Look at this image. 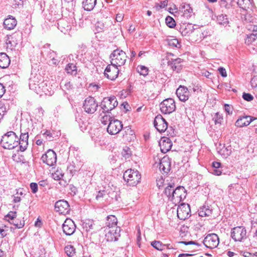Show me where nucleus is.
<instances>
[{"label": "nucleus", "mask_w": 257, "mask_h": 257, "mask_svg": "<svg viewBox=\"0 0 257 257\" xmlns=\"http://www.w3.org/2000/svg\"><path fill=\"white\" fill-rule=\"evenodd\" d=\"M41 77L40 74H36L34 77H31L29 79V87L34 90L37 94L42 95L43 93L46 95H52L54 93V90L50 86L48 81H42L39 78Z\"/></svg>", "instance_id": "obj_1"}, {"label": "nucleus", "mask_w": 257, "mask_h": 257, "mask_svg": "<svg viewBox=\"0 0 257 257\" xmlns=\"http://www.w3.org/2000/svg\"><path fill=\"white\" fill-rule=\"evenodd\" d=\"M18 140L19 138L16 133L10 131L2 137L1 144L5 149L11 150L18 146Z\"/></svg>", "instance_id": "obj_2"}, {"label": "nucleus", "mask_w": 257, "mask_h": 257, "mask_svg": "<svg viewBox=\"0 0 257 257\" xmlns=\"http://www.w3.org/2000/svg\"><path fill=\"white\" fill-rule=\"evenodd\" d=\"M123 178L127 185L135 186L140 182L141 175L138 170L131 169L124 172Z\"/></svg>", "instance_id": "obj_3"}, {"label": "nucleus", "mask_w": 257, "mask_h": 257, "mask_svg": "<svg viewBox=\"0 0 257 257\" xmlns=\"http://www.w3.org/2000/svg\"><path fill=\"white\" fill-rule=\"evenodd\" d=\"M125 53L121 50L117 49L114 50L110 55L111 64L116 67L123 65L126 60Z\"/></svg>", "instance_id": "obj_4"}, {"label": "nucleus", "mask_w": 257, "mask_h": 257, "mask_svg": "<svg viewBox=\"0 0 257 257\" xmlns=\"http://www.w3.org/2000/svg\"><path fill=\"white\" fill-rule=\"evenodd\" d=\"M118 104L117 99L114 96L105 97L100 104V107L104 113L109 112L114 109Z\"/></svg>", "instance_id": "obj_5"}, {"label": "nucleus", "mask_w": 257, "mask_h": 257, "mask_svg": "<svg viewBox=\"0 0 257 257\" xmlns=\"http://www.w3.org/2000/svg\"><path fill=\"white\" fill-rule=\"evenodd\" d=\"M231 237L235 241H243L247 237L245 227L239 226L233 227L231 229Z\"/></svg>", "instance_id": "obj_6"}, {"label": "nucleus", "mask_w": 257, "mask_h": 257, "mask_svg": "<svg viewBox=\"0 0 257 257\" xmlns=\"http://www.w3.org/2000/svg\"><path fill=\"white\" fill-rule=\"evenodd\" d=\"M160 107L163 113L170 114L176 109L175 101L171 98L166 99L160 103Z\"/></svg>", "instance_id": "obj_7"}, {"label": "nucleus", "mask_w": 257, "mask_h": 257, "mask_svg": "<svg viewBox=\"0 0 257 257\" xmlns=\"http://www.w3.org/2000/svg\"><path fill=\"white\" fill-rule=\"evenodd\" d=\"M98 106V104L95 99L93 97L89 96L85 99L83 104V108L87 113L93 114L97 110Z\"/></svg>", "instance_id": "obj_8"}, {"label": "nucleus", "mask_w": 257, "mask_h": 257, "mask_svg": "<svg viewBox=\"0 0 257 257\" xmlns=\"http://www.w3.org/2000/svg\"><path fill=\"white\" fill-rule=\"evenodd\" d=\"M219 242L218 235L215 233L208 234L204 239L203 243L207 248H214L216 247Z\"/></svg>", "instance_id": "obj_9"}, {"label": "nucleus", "mask_w": 257, "mask_h": 257, "mask_svg": "<svg viewBox=\"0 0 257 257\" xmlns=\"http://www.w3.org/2000/svg\"><path fill=\"white\" fill-rule=\"evenodd\" d=\"M105 231V239L107 241H116L120 235L119 227L106 228Z\"/></svg>", "instance_id": "obj_10"}, {"label": "nucleus", "mask_w": 257, "mask_h": 257, "mask_svg": "<svg viewBox=\"0 0 257 257\" xmlns=\"http://www.w3.org/2000/svg\"><path fill=\"white\" fill-rule=\"evenodd\" d=\"M41 160L44 163L50 166H53L55 164L57 161L56 154L52 150H49L41 157Z\"/></svg>", "instance_id": "obj_11"}, {"label": "nucleus", "mask_w": 257, "mask_h": 257, "mask_svg": "<svg viewBox=\"0 0 257 257\" xmlns=\"http://www.w3.org/2000/svg\"><path fill=\"white\" fill-rule=\"evenodd\" d=\"M122 128L121 122L117 119H113L108 123L107 131L110 135H116L118 133Z\"/></svg>", "instance_id": "obj_12"}, {"label": "nucleus", "mask_w": 257, "mask_h": 257, "mask_svg": "<svg viewBox=\"0 0 257 257\" xmlns=\"http://www.w3.org/2000/svg\"><path fill=\"white\" fill-rule=\"evenodd\" d=\"M177 216L180 220H185L190 216V208L189 204L183 203L177 208Z\"/></svg>", "instance_id": "obj_13"}, {"label": "nucleus", "mask_w": 257, "mask_h": 257, "mask_svg": "<svg viewBox=\"0 0 257 257\" xmlns=\"http://www.w3.org/2000/svg\"><path fill=\"white\" fill-rule=\"evenodd\" d=\"M119 69L118 67L113 65H108L106 67L104 75L108 79L113 80H115L118 76Z\"/></svg>", "instance_id": "obj_14"}, {"label": "nucleus", "mask_w": 257, "mask_h": 257, "mask_svg": "<svg viewBox=\"0 0 257 257\" xmlns=\"http://www.w3.org/2000/svg\"><path fill=\"white\" fill-rule=\"evenodd\" d=\"M63 232L66 235H72L75 230L76 225L74 221L70 218H67L62 225Z\"/></svg>", "instance_id": "obj_15"}, {"label": "nucleus", "mask_w": 257, "mask_h": 257, "mask_svg": "<svg viewBox=\"0 0 257 257\" xmlns=\"http://www.w3.org/2000/svg\"><path fill=\"white\" fill-rule=\"evenodd\" d=\"M55 209L56 212L62 214H68L70 210L68 202L64 200L57 201L55 204Z\"/></svg>", "instance_id": "obj_16"}, {"label": "nucleus", "mask_w": 257, "mask_h": 257, "mask_svg": "<svg viewBox=\"0 0 257 257\" xmlns=\"http://www.w3.org/2000/svg\"><path fill=\"white\" fill-rule=\"evenodd\" d=\"M154 126L159 132H164L168 127V123L161 114L157 115L154 121Z\"/></svg>", "instance_id": "obj_17"}, {"label": "nucleus", "mask_w": 257, "mask_h": 257, "mask_svg": "<svg viewBox=\"0 0 257 257\" xmlns=\"http://www.w3.org/2000/svg\"><path fill=\"white\" fill-rule=\"evenodd\" d=\"M83 228L87 232H95L99 230L101 227L92 220H86L82 224Z\"/></svg>", "instance_id": "obj_18"}, {"label": "nucleus", "mask_w": 257, "mask_h": 257, "mask_svg": "<svg viewBox=\"0 0 257 257\" xmlns=\"http://www.w3.org/2000/svg\"><path fill=\"white\" fill-rule=\"evenodd\" d=\"M171 161L168 157H164L159 163V169L164 174H167L171 170Z\"/></svg>", "instance_id": "obj_19"}, {"label": "nucleus", "mask_w": 257, "mask_h": 257, "mask_svg": "<svg viewBox=\"0 0 257 257\" xmlns=\"http://www.w3.org/2000/svg\"><path fill=\"white\" fill-rule=\"evenodd\" d=\"M256 118L249 115H244L240 116L235 122V125L237 127H242L248 125L251 122L255 119Z\"/></svg>", "instance_id": "obj_20"}, {"label": "nucleus", "mask_w": 257, "mask_h": 257, "mask_svg": "<svg viewBox=\"0 0 257 257\" xmlns=\"http://www.w3.org/2000/svg\"><path fill=\"white\" fill-rule=\"evenodd\" d=\"M159 146L161 152L166 153L171 149L172 143L169 138L163 137L159 142Z\"/></svg>", "instance_id": "obj_21"}, {"label": "nucleus", "mask_w": 257, "mask_h": 257, "mask_svg": "<svg viewBox=\"0 0 257 257\" xmlns=\"http://www.w3.org/2000/svg\"><path fill=\"white\" fill-rule=\"evenodd\" d=\"M28 132H21L20 139L18 140V145L20 146V150L21 152H24L27 149L28 145Z\"/></svg>", "instance_id": "obj_22"}, {"label": "nucleus", "mask_w": 257, "mask_h": 257, "mask_svg": "<svg viewBox=\"0 0 257 257\" xmlns=\"http://www.w3.org/2000/svg\"><path fill=\"white\" fill-rule=\"evenodd\" d=\"M176 94L181 101H185L188 99L190 93L187 87L180 86L176 90Z\"/></svg>", "instance_id": "obj_23"}, {"label": "nucleus", "mask_w": 257, "mask_h": 257, "mask_svg": "<svg viewBox=\"0 0 257 257\" xmlns=\"http://www.w3.org/2000/svg\"><path fill=\"white\" fill-rule=\"evenodd\" d=\"M173 200L177 199L181 200L186 197V190L183 186H178L174 190H173Z\"/></svg>", "instance_id": "obj_24"}, {"label": "nucleus", "mask_w": 257, "mask_h": 257, "mask_svg": "<svg viewBox=\"0 0 257 257\" xmlns=\"http://www.w3.org/2000/svg\"><path fill=\"white\" fill-rule=\"evenodd\" d=\"M182 59L178 58L169 60L168 62V64L173 71H176V72H179L182 69Z\"/></svg>", "instance_id": "obj_25"}, {"label": "nucleus", "mask_w": 257, "mask_h": 257, "mask_svg": "<svg viewBox=\"0 0 257 257\" xmlns=\"http://www.w3.org/2000/svg\"><path fill=\"white\" fill-rule=\"evenodd\" d=\"M231 149L232 148L230 146L225 147L224 144H219L217 147L218 153L224 158H227L231 154L232 152Z\"/></svg>", "instance_id": "obj_26"}, {"label": "nucleus", "mask_w": 257, "mask_h": 257, "mask_svg": "<svg viewBox=\"0 0 257 257\" xmlns=\"http://www.w3.org/2000/svg\"><path fill=\"white\" fill-rule=\"evenodd\" d=\"M17 24V20L12 16L6 19L4 22V28L9 30L14 29Z\"/></svg>", "instance_id": "obj_27"}, {"label": "nucleus", "mask_w": 257, "mask_h": 257, "mask_svg": "<svg viewBox=\"0 0 257 257\" xmlns=\"http://www.w3.org/2000/svg\"><path fill=\"white\" fill-rule=\"evenodd\" d=\"M215 17L216 23L221 26L225 27L229 23L228 16L226 15L220 14Z\"/></svg>", "instance_id": "obj_28"}, {"label": "nucleus", "mask_w": 257, "mask_h": 257, "mask_svg": "<svg viewBox=\"0 0 257 257\" xmlns=\"http://www.w3.org/2000/svg\"><path fill=\"white\" fill-rule=\"evenodd\" d=\"M236 3L243 10L247 11L248 9L251 10L252 7V2L250 0H237Z\"/></svg>", "instance_id": "obj_29"}, {"label": "nucleus", "mask_w": 257, "mask_h": 257, "mask_svg": "<svg viewBox=\"0 0 257 257\" xmlns=\"http://www.w3.org/2000/svg\"><path fill=\"white\" fill-rule=\"evenodd\" d=\"M213 210L210 206L204 205L199 210V215L201 217L209 216L212 214Z\"/></svg>", "instance_id": "obj_30"}, {"label": "nucleus", "mask_w": 257, "mask_h": 257, "mask_svg": "<svg viewBox=\"0 0 257 257\" xmlns=\"http://www.w3.org/2000/svg\"><path fill=\"white\" fill-rule=\"evenodd\" d=\"M194 26L192 24L182 26L180 28V32L183 36H188L194 31Z\"/></svg>", "instance_id": "obj_31"}, {"label": "nucleus", "mask_w": 257, "mask_h": 257, "mask_svg": "<svg viewBox=\"0 0 257 257\" xmlns=\"http://www.w3.org/2000/svg\"><path fill=\"white\" fill-rule=\"evenodd\" d=\"M10 64V60L9 56L5 53H0V67L6 68Z\"/></svg>", "instance_id": "obj_32"}, {"label": "nucleus", "mask_w": 257, "mask_h": 257, "mask_svg": "<svg viewBox=\"0 0 257 257\" xmlns=\"http://www.w3.org/2000/svg\"><path fill=\"white\" fill-rule=\"evenodd\" d=\"M96 4V0H83L82 6L87 11H90L93 9Z\"/></svg>", "instance_id": "obj_33"}, {"label": "nucleus", "mask_w": 257, "mask_h": 257, "mask_svg": "<svg viewBox=\"0 0 257 257\" xmlns=\"http://www.w3.org/2000/svg\"><path fill=\"white\" fill-rule=\"evenodd\" d=\"M16 35L10 36L6 40V44L8 47H10L11 49L15 48L18 44V41L17 39Z\"/></svg>", "instance_id": "obj_34"}, {"label": "nucleus", "mask_w": 257, "mask_h": 257, "mask_svg": "<svg viewBox=\"0 0 257 257\" xmlns=\"http://www.w3.org/2000/svg\"><path fill=\"white\" fill-rule=\"evenodd\" d=\"M117 219L114 215H109L107 217L106 225L108 228L117 227Z\"/></svg>", "instance_id": "obj_35"}, {"label": "nucleus", "mask_w": 257, "mask_h": 257, "mask_svg": "<svg viewBox=\"0 0 257 257\" xmlns=\"http://www.w3.org/2000/svg\"><path fill=\"white\" fill-rule=\"evenodd\" d=\"M65 71L72 75H76L77 73L76 66L73 63H68L65 67Z\"/></svg>", "instance_id": "obj_36"}, {"label": "nucleus", "mask_w": 257, "mask_h": 257, "mask_svg": "<svg viewBox=\"0 0 257 257\" xmlns=\"http://www.w3.org/2000/svg\"><path fill=\"white\" fill-rule=\"evenodd\" d=\"M236 4L235 0H221L220 2V6L227 9H230Z\"/></svg>", "instance_id": "obj_37"}, {"label": "nucleus", "mask_w": 257, "mask_h": 257, "mask_svg": "<svg viewBox=\"0 0 257 257\" xmlns=\"http://www.w3.org/2000/svg\"><path fill=\"white\" fill-rule=\"evenodd\" d=\"M174 185H169L167 187L165 188L164 193L167 195V196L171 199V200H173V190H174Z\"/></svg>", "instance_id": "obj_38"}, {"label": "nucleus", "mask_w": 257, "mask_h": 257, "mask_svg": "<svg viewBox=\"0 0 257 257\" xmlns=\"http://www.w3.org/2000/svg\"><path fill=\"white\" fill-rule=\"evenodd\" d=\"M65 251L69 257L74 256L75 253V249L71 245H68L65 247Z\"/></svg>", "instance_id": "obj_39"}, {"label": "nucleus", "mask_w": 257, "mask_h": 257, "mask_svg": "<svg viewBox=\"0 0 257 257\" xmlns=\"http://www.w3.org/2000/svg\"><path fill=\"white\" fill-rule=\"evenodd\" d=\"M151 245L156 249L159 250H163L165 249V245L160 241H154L151 243Z\"/></svg>", "instance_id": "obj_40"}, {"label": "nucleus", "mask_w": 257, "mask_h": 257, "mask_svg": "<svg viewBox=\"0 0 257 257\" xmlns=\"http://www.w3.org/2000/svg\"><path fill=\"white\" fill-rule=\"evenodd\" d=\"M137 69L138 72L139 73L140 75L145 76L148 74L149 69L145 66L139 65Z\"/></svg>", "instance_id": "obj_41"}, {"label": "nucleus", "mask_w": 257, "mask_h": 257, "mask_svg": "<svg viewBox=\"0 0 257 257\" xmlns=\"http://www.w3.org/2000/svg\"><path fill=\"white\" fill-rule=\"evenodd\" d=\"M10 223L11 224H14L16 226V227L18 228H21L25 225L24 220H19L18 219H15L12 221H10Z\"/></svg>", "instance_id": "obj_42"}, {"label": "nucleus", "mask_w": 257, "mask_h": 257, "mask_svg": "<svg viewBox=\"0 0 257 257\" xmlns=\"http://www.w3.org/2000/svg\"><path fill=\"white\" fill-rule=\"evenodd\" d=\"M213 120L214 121L215 124H221L223 120V116L222 114L219 112L215 113L214 116L213 117Z\"/></svg>", "instance_id": "obj_43"}, {"label": "nucleus", "mask_w": 257, "mask_h": 257, "mask_svg": "<svg viewBox=\"0 0 257 257\" xmlns=\"http://www.w3.org/2000/svg\"><path fill=\"white\" fill-rule=\"evenodd\" d=\"M62 84L61 86L64 91H70L73 88L72 84L68 80L64 81Z\"/></svg>", "instance_id": "obj_44"}, {"label": "nucleus", "mask_w": 257, "mask_h": 257, "mask_svg": "<svg viewBox=\"0 0 257 257\" xmlns=\"http://www.w3.org/2000/svg\"><path fill=\"white\" fill-rule=\"evenodd\" d=\"M166 24L169 28H173L176 26V22L174 19L170 16H167L166 18Z\"/></svg>", "instance_id": "obj_45"}, {"label": "nucleus", "mask_w": 257, "mask_h": 257, "mask_svg": "<svg viewBox=\"0 0 257 257\" xmlns=\"http://www.w3.org/2000/svg\"><path fill=\"white\" fill-rule=\"evenodd\" d=\"M121 155L125 159H128L131 155L130 149L127 147H125L121 152Z\"/></svg>", "instance_id": "obj_46"}, {"label": "nucleus", "mask_w": 257, "mask_h": 257, "mask_svg": "<svg viewBox=\"0 0 257 257\" xmlns=\"http://www.w3.org/2000/svg\"><path fill=\"white\" fill-rule=\"evenodd\" d=\"M108 195V193L106 190H100L97 192V195H96L95 198L97 200H100L101 198H103L106 197V196Z\"/></svg>", "instance_id": "obj_47"}, {"label": "nucleus", "mask_w": 257, "mask_h": 257, "mask_svg": "<svg viewBox=\"0 0 257 257\" xmlns=\"http://www.w3.org/2000/svg\"><path fill=\"white\" fill-rule=\"evenodd\" d=\"M16 211H10L6 216H5V218L10 222V221H12L15 220L16 218Z\"/></svg>", "instance_id": "obj_48"}, {"label": "nucleus", "mask_w": 257, "mask_h": 257, "mask_svg": "<svg viewBox=\"0 0 257 257\" xmlns=\"http://www.w3.org/2000/svg\"><path fill=\"white\" fill-rule=\"evenodd\" d=\"M53 178L55 180H60L62 179L64 176V174L62 171L57 170L54 173L52 174Z\"/></svg>", "instance_id": "obj_49"}, {"label": "nucleus", "mask_w": 257, "mask_h": 257, "mask_svg": "<svg viewBox=\"0 0 257 257\" xmlns=\"http://www.w3.org/2000/svg\"><path fill=\"white\" fill-rule=\"evenodd\" d=\"M8 227L6 225H0V237L4 238L7 235Z\"/></svg>", "instance_id": "obj_50"}, {"label": "nucleus", "mask_w": 257, "mask_h": 257, "mask_svg": "<svg viewBox=\"0 0 257 257\" xmlns=\"http://www.w3.org/2000/svg\"><path fill=\"white\" fill-rule=\"evenodd\" d=\"M257 38V34L252 33L247 36V38L245 41V43L247 44H251L255 40V38Z\"/></svg>", "instance_id": "obj_51"}, {"label": "nucleus", "mask_w": 257, "mask_h": 257, "mask_svg": "<svg viewBox=\"0 0 257 257\" xmlns=\"http://www.w3.org/2000/svg\"><path fill=\"white\" fill-rule=\"evenodd\" d=\"M111 120H113L112 118L109 115L107 114L102 116L100 119L101 123L104 125H106Z\"/></svg>", "instance_id": "obj_52"}, {"label": "nucleus", "mask_w": 257, "mask_h": 257, "mask_svg": "<svg viewBox=\"0 0 257 257\" xmlns=\"http://www.w3.org/2000/svg\"><path fill=\"white\" fill-rule=\"evenodd\" d=\"M167 5V1H162L160 3V4L156 3L154 7V8L156 9L157 11H159L161 9L164 8L166 7Z\"/></svg>", "instance_id": "obj_53"}, {"label": "nucleus", "mask_w": 257, "mask_h": 257, "mask_svg": "<svg viewBox=\"0 0 257 257\" xmlns=\"http://www.w3.org/2000/svg\"><path fill=\"white\" fill-rule=\"evenodd\" d=\"M168 44L170 46L179 48L181 46L178 40L176 39H173L169 41Z\"/></svg>", "instance_id": "obj_54"}, {"label": "nucleus", "mask_w": 257, "mask_h": 257, "mask_svg": "<svg viewBox=\"0 0 257 257\" xmlns=\"http://www.w3.org/2000/svg\"><path fill=\"white\" fill-rule=\"evenodd\" d=\"M49 58H51V63L54 65H57L59 61L55 58V53L54 51L49 52Z\"/></svg>", "instance_id": "obj_55"}, {"label": "nucleus", "mask_w": 257, "mask_h": 257, "mask_svg": "<svg viewBox=\"0 0 257 257\" xmlns=\"http://www.w3.org/2000/svg\"><path fill=\"white\" fill-rule=\"evenodd\" d=\"M193 13V9L191 8L190 6L188 7V8L186 9L185 10H184L183 15L184 17L188 18L191 17V14Z\"/></svg>", "instance_id": "obj_56"}, {"label": "nucleus", "mask_w": 257, "mask_h": 257, "mask_svg": "<svg viewBox=\"0 0 257 257\" xmlns=\"http://www.w3.org/2000/svg\"><path fill=\"white\" fill-rule=\"evenodd\" d=\"M179 243H183L185 245H190L193 244L196 245L198 247L202 246V244L199 243L194 241H180L178 242Z\"/></svg>", "instance_id": "obj_57"}, {"label": "nucleus", "mask_w": 257, "mask_h": 257, "mask_svg": "<svg viewBox=\"0 0 257 257\" xmlns=\"http://www.w3.org/2000/svg\"><path fill=\"white\" fill-rule=\"evenodd\" d=\"M240 253L244 257H257V252L251 253L247 251H241Z\"/></svg>", "instance_id": "obj_58"}, {"label": "nucleus", "mask_w": 257, "mask_h": 257, "mask_svg": "<svg viewBox=\"0 0 257 257\" xmlns=\"http://www.w3.org/2000/svg\"><path fill=\"white\" fill-rule=\"evenodd\" d=\"M6 112V108L2 104L0 103V120L3 118Z\"/></svg>", "instance_id": "obj_59"}, {"label": "nucleus", "mask_w": 257, "mask_h": 257, "mask_svg": "<svg viewBox=\"0 0 257 257\" xmlns=\"http://www.w3.org/2000/svg\"><path fill=\"white\" fill-rule=\"evenodd\" d=\"M243 98L248 101H250L252 100L253 98V97L252 95L249 93H243L242 95Z\"/></svg>", "instance_id": "obj_60"}, {"label": "nucleus", "mask_w": 257, "mask_h": 257, "mask_svg": "<svg viewBox=\"0 0 257 257\" xmlns=\"http://www.w3.org/2000/svg\"><path fill=\"white\" fill-rule=\"evenodd\" d=\"M30 188L33 193H36L38 191V185L36 183H31L30 184Z\"/></svg>", "instance_id": "obj_61"}, {"label": "nucleus", "mask_w": 257, "mask_h": 257, "mask_svg": "<svg viewBox=\"0 0 257 257\" xmlns=\"http://www.w3.org/2000/svg\"><path fill=\"white\" fill-rule=\"evenodd\" d=\"M43 135H46L47 137V139L48 141H52L53 139V137L52 134L49 131H46V132L43 134Z\"/></svg>", "instance_id": "obj_62"}, {"label": "nucleus", "mask_w": 257, "mask_h": 257, "mask_svg": "<svg viewBox=\"0 0 257 257\" xmlns=\"http://www.w3.org/2000/svg\"><path fill=\"white\" fill-rule=\"evenodd\" d=\"M218 71L219 72L220 75L223 77H225L227 76V73L226 71L225 68L223 67H219L218 69Z\"/></svg>", "instance_id": "obj_63"}, {"label": "nucleus", "mask_w": 257, "mask_h": 257, "mask_svg": "<svg viewBox=\"0 0 257 257\" xmlns=\"http://www.w3.org/2000/svg\"><path fill=\"white\" fill-rule=\"evenodd\" d=\"M124 15L123 14H117L116 15L115 20L117 22H120L123 20Z\"/></svg>", "instance_id": "obj_64"}]
</instances>
